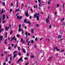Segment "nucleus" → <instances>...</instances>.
Returning a JSON list of instances; mask_svg holds the SVG:
<instances>
[{"label": "nucleus", "mask_w": 65, "mask_h": 65, "mask_svg": "<svg viewBox=\"0 0 65 65\" xmlns=\"http://www.w3.org/2000/svg\"><path fill=\"white\" fill-rule=\"evenodd\" d=\"M30 57L31 58H34V56H30Z\"/></svg>", "instance_id": "cd10ccee"}, {"label": "nucleus", "mask_w": 65, "mask_h": 65, "mask_svg": "<svg viewBox=\"0 0 65 65\" xmlns=\"http://www.w3.org/2000/svg\"><path fill=\"white\" fill-rule=\"evenodd\" d=\"M6 16L7 18V19H8L9 18V17H8V16L7 15H6Z\"/></svg>", "instance_id": "de8ad7c7"}, {"label": "nucleus", "mask_w": 65, "mask_h": 65, "mask_svg": "<svg viewBox=\"0 0 65 65\" xmlns=\"http://www.w3.org/2000/svg\"><path fill=\"white\" fill-rule=\"evenodd\" d=\"M21 31L22 34H24V31L23 30H22Z\"/></svg>", "instance_id": "c756f323"}, {"label": "nucleus", "mask_w": 65, "mask_h": 65, "mask_svg": "<svg viewBox=\"0 0 65 65\" xmlns=\"http://www.w3.org/2000/svg\"><path fill=\"white\" fill-rule=\"evenodd\" d=\"M59 4H57L56 6V7L57 8H58L59 7Z\"/></svg>", "instance_id": "7c9ffc66"}, {"label": "nucleus", "mask_w": 65, "mask_h": 65, "mask_svg": "<svg viewBox=\"0 0 65 65\" xmlns=\"http://www.w3.org/2000/svg\"><path fill=\"white\" fill-rule=\"evenodd\" d=\"M24 22H25V23H27V19L24 20Z\"/></svg>", "instance_id": "393cba45"}, {"label": "nucleus", "mask_w": 65, "mask_h": 65, "mask_svg": "<svg viewBox=\"0 0 65 65\" xmlns=\"http://www.w3.org/2000/svg\"><path fill=\"white\" fill-rule=\"evenodd\" d=\"M20 61H21L19 59L18 61L17 62L18 63H19V62H20Z\"/></svg>", "instance_id": "052dcab7"}, {"label": "nucleus", "mask_w": 65, "mask_h": 65, "mask_svg": "<svg viewBox=\"0 0 65 65\" xmlns=\"http://www.w3.org/2000/svg\"><path fill=\"white\" fill-rule=\"evenodd\" d=\"M3 30H4V29L3 28L0 31V33H1V32H3Z\"/></svg>", "instance_id": "f3484780"}, {"label": "nucleus", "mask_w": 65, "mask_h": 65, "mask_svg": "<svg viewBox=\"0 0 65 65\" xmlns=\"http://www.w3.org/2000/svg\"><path fill=\"white\" fill-rule=\"evenodd\" d=\"M15 53H16V51H14V53L13 54V55H14L15 54Z\"/></svg>", "instance_id": "58836bf2"}, {"label": "nucleus", "mask_w": 65, "mask_h": 65, "mask_svg": "<svg viewBox=\"0 0 65 65\" xmlns=\"http://www.w3.org/2000/svg\"><path fill=\"white\" fill-rule=\"evenodd\" d=\"M64 51V50L63 49L61 50V52H63Z\"/></svg>", "instance_id": "864d4df0"}, {"label": "nucleus", "mask_w": 65, "mask_h": 65, "mask_svg": "<svg viewBox=\"0 0 65 65\" xmlns=\"http://www.w3.org/2000/svg\"><path fill=\"white\" fill-rule=\"evenodd\" d=\"M4 52L5 53V54H7V52L4 51Z\"/></svg>", "instance_id": "09e8293b"}, {"label": "nucleus", "mask_w": 65, "mask_h": 65, "mask_svg": "<svg viewBox=\"0 0 65 65\" xmlns=\"http://www.w3.org/2000/svg\"><path fill=\"white\" fill-rule=\"evenodd\" d=\"M53 59V57L51 56L50 58H49L48 59V61L50 62H52V59Z\"/></svg>", "instance_id": "f03ea898"}, {"label": "nucleus", "mask_w": 65, "mask_h": 65, "mask_svg": "<svg viewBox=\"0 0 65 65\" xmlns=\"http://www.w3.org/2000/svg\"><path fill=\"white\" fill-rule=\"evenodd\" d=\"M18 50L19 51H20V47H18Z\"/></svg>", "instance_id": "a18cd8bd"}, {"label": "nucleus", "mask_w": 65, "mask_h": 65, "mask_svg": "<svg viewBox=\"0 0 65 65\" xmlns=\"http://www.w3.org/2000/svg\"><path fill=\"white\" fill-rule=\"evenodd\" d=\"M5 61L6 62H7V61H8V59L7 57V58H6V60H5Z\"/></svg>", "instance_id": "5701e85b"}, {"label": "nucleus", "mask_w": 65, "mask_h": 65, "mask_svg": "<svg viewBox=\"0 0 65 65\" xmlns=\"http://www.w3.org/2000/svg\"><path fill=\"white\" fill-rule=\"evenodd\" d=\"M3 9H2V10L1 11V13H3Z\"/></svg>", "instance_id": "a211bd4d"}, {"label": "nucleus", "mask_w": 65, "mask_h": 65, "mask_svg": "<svg viewBox=\"0 0 65 65\" xmlns=\"http://www.w3.org/2000/svg\"><path fill=\"white\" fill-rule=\"evenodd\" d=\"M14 40H15L16 41H17V39H16V38H14Z\"/></svg>", "instance_id": "69168bd1"}, {"label": "nucleus", "mask_w": 65, "mask_h": 65, "mask_svg": "<svg viewBox=\"0 0 65 65\" xmlns=\"http://www.w3.org/2000/svg\"><path fill=\"white\" fill-rule=\"evenodd\" d=\"M19 3H18V2H17V7H18V4Z\"/></svg>", "instance_id": "a878e982"}, {"label": "nucleus", "mask_w": 65, "mask_h": 65, "mask_svg": "<svg viewBox=\"0 0 65 65\" xmlns=\"http://www.w3.org/2000/svg\"><path fill=\"white\" fill-rule=\"evenodd\" d=\"M21 41L22 43H24L25 42V41L23 40V38L21 39Z\"/></svg>", "instance_id": "20e7f679"}, {"label": "nucleus", "mask_w": 65, "mask_h": 65, "mask_svg": "<svg viewBox=\"0 0 65 65\" xmlns=\"http://www.w3.org/2000/svg\"><path fill=\"white\" fill-rule=\"evenodd\" d=\"M5 22V20L3 21L2 22L3 24H4Z\"/></svg>", "instance_id": "79ce46f5"}, {"label": "nucleus", "mask_w": 65, "mask_h": 65, "mask_svg": "<svg viewBox=\"0 0 65 65\" xmlns=\"http://www.w3.org/2000/svg\"><path fill=\"white\" fill-rule=\"evenodd\" d=\"M22 57H21L20 58V59H19L20 60V61H21L22 60Z\"/></svg>", "instance_id": "13d9d810"}, {"label": "nucleus", "mask_w": 65, "mask_h": 65, "mask_svg": "<svg viewBox=\"0 0 65 65\" xmlns=\"http://www.w3.org/2000/svg\"><path fill=\"white\" fill-rule=\"evenodd\" d=\"M17 11H18V9H16L15 10V12H17Z\"/></svg>", "instance_id": "603ef678"}, {"label": "nucleus", "mask_w": 65, "mask_h": 65, "mask_svg": "<svg viewBox=\"0 0 65 65\" xmlns=\"http://www.w3.org/2000/svg\"><path fill=\"white\" fill-rule=\"evenodd\" d=\"M22 30V29L21 28H19V29L18 30L19 32H21V31Z\"/></svg>", "instance_id": "f8f14e48"}, {"label": "nucleus", "mask_w": 65, "mask_h": 65, "mask_svg": "<svg viewBox=\"0 0 65 65\" xmlns=\"http://www.w3.org/2000/svg\"><path fill=\"white\" fill-rule=\"evenodd\" d=\"M11 6H13V4H12V3H11Z\"/></svg>", "instance_id": "774afa93"}, {"label": "nucleus", "mask_w": 65, "mask_h": 65, "mask_svg": "<svg viewBox=\"0 0 65 65\" xmlns=\"http://www.w3.org/2000/svg\"><path fill=\"white\" fill-rule=\"evenodd\" d=\"M18 55L19 56H20L21 55V54L20 53H19V54H18Z\"/></svg>", "instance_id": "4c0bfd02"}, {"label": "nucleus", "mask_w": 65, "mask_h": 65, "mask_svg": "<svg viewBox=\"0 0 65 65\" xmlns=\"http://www.w3.org/2000/svg\"><path fill=\"white\" fill-rule=\"evenodd\" d=\"M31 42L32 43H34V41L32 40H31Z\"/></svg>", "instance_id": "473e14b6"}, {"label": "nucleus", "mask_w": 65, "mask_h": 65, "mask_svg": "<svg viewBox=\"0 0 65 65\" xmlns=\"http://www.w3.org/2000/svg\"><path fill=\"white\" fill-rule=\"evenodd\" d=\"M32 38H35V36H32Z\"/></svg>", "instance_id": "338daca9"}, {"label": "nucleus", "mask_w": 65, "mask_h": 65, "mask_svg": "<svg viewBox=\"0 0 65 65\" xmlns=\"http://www.w3.org/2000/svg\"><path fill=\"white\" fill-rule=\"evenodd\" d=\"M17 47V45H16L14 46V48H15L16 47Z\"/></svg>", "instance_id": "2f4dec72"}, {"label": "nucleus", "mask_w": 65, "mask_h": 65, "mask_svg": "<svg viewBox=\"0 0 65 65\" xmlns=\"http://www.w3.org/2000/svg\"><path fill=\"white\" fill-rule=\"evenodd\" d=\"M7 39H6V40L5 41V44H7Z\"/></svg>", "instance_id": "4468645a"}, {"label": "nucleus", "mask_w": 65, "mask_h": 65, "mask_svg": "<svg viewBox=\"0 0 65 65\" xmlns=\"http://www.w3.org/2000/svg\"><path fill=\"white\" fill-rule=\"evenodd\" d=\"M9 29V27H8V28H7V26H6L5 27V29L6 30H7V31Z\"/></svg>", "instance_id": "0eeeda50"}, {"label": "nucleus", "mask_w": 65, "mask_h": 65, "mask_svg": "<svg viewBox=\"0 0 65 65\" xmlns=\"http://www.w3.org/2000/svg\"><path fill=\"white\" fill-rule=\"evenodd\" d=\"M3 65H6V62H4L3 63Z\"/></svg>", "instance_id": "6e6d98bb"}, {"label": "nucleus", "mask_w": 65, "mask_h": 65, "mask_svg": "<svg viewBox=\"0 0 65 65\" xmlns=\"http://www.w3.org/2000/svg\"><path fill=\"white\" fill-rule=\"evenodd\" d=\"M25 14L26 16H27V17H29V14H28V11L25 12Z\"/></svg>", "instance_id": "7ed1b4c3"}, {"label": "nucleus", "mask_w": 65, "mask_h": 65, "mask_svg": "<svg viewBox=\"0 0 65 65\" xmlns=\"http://www.w3.org/2000/svg\"><path fill=\"white\" fill-rule=\"evenodd\" d=\"M49 1H48V4H50V2L51 1V0H49Z\"/></svg>", "instance_id": "aec40b11"}, {"label": "nucleus", "mask_w": 65, "mask_h": 65, "mask_svg": "<svg viewBox=\"0 0 65 65\" xmlns=\"http://www.w3.org/2000/svg\"><path fill=\"white\" fill-rule=\"evenodd\" d=\"M31 12H33V10H32V9H31Z\"/></svg>", "instance_id": "4d7b16f0"}, {"label": "nucleus", "mask_w": 65, "mask_h": 65, "mask_svg": "<svg viewBox=\"0 0 65 65\" xmlns=\"http://www.w3.org/2000/svg\"><path fill=\"white\" fill-rule=\"evenodd\" d=\"M51 28H52V25H50L49 26V28L50 29H51Z\"/></svg>", "instance_id": "e433bc0d"}, {"label": "nucleus", "mask_w": 65, "mask_h": 65, "mask_svg": "<svg viewBox=\"0 0 65 65\" xmlns=\"http://www.w3.org/2000/svg\"><path fill=\"white\" fill-rule=\"evenodd\" d=\"M65 4V3H63V5H62V8H64V4Z\"/></svg>", "instance_id": "72a5a7b5"}, {"label": "nucleus", "mask_w": 65, "mask_h": 65, "mask_svg": "<svg viewBox=\"0 0 65 65\" xmlns=\"http://www.w3.org/2000/svg\"><path fill=\"white\" fill-rule=\"evenodd\" d=\"M23 18V16H20V17L19 18V20H21V19H22V18Z\"/></svg>", "instance_id": "6ab92c4d"}, {"label": "nucleus", "mask_w": 65, "mask_h": 65, "mask_svg": "<svg viewBox=\"0 0 65 65\" xmlns=\"http://www.w3.org/2000/svg\"><path fill=\"white\" fill-rule=\"evenodd\" d=\"M17 19H20V16H17Z\"/></svg>", "instance_id": "37998d69"}, {"label": "nucleus", "mask_w": 65, "mask_h": 65, "mask_svg": "<svg viewBox=\"0 0 65 65\" xmlns=\"http://www.w3.org/2000/svg\"><path fill=\"white\" fill-rule=\"evenodd\" d=\"M35 41H37V38H36L35 39Z\"/></svg>", "instance_id": "5fc2aeb1"}, {"label": "nucleus", "mask_w": 65, "mask_h": 65, "mask_svg": "<svg viewBox=\"0 0 65 65\" xmlns=\"http://www.w3.org/2000/svg\"><path fill=\"white\" fill-rule=\"evenodd\" d=\"M9 64H11V61H9Z\"/></svg>", "instance_id": "680f3d73"}, {"label": "nucleus", "mask_w": 65, "mask_h": 65, "mask_svg": "<svg viewBox=\"0 0 65 65\" xmlns=\"http://www.w3.org/2000/svg\"><path fill=\"white\" fill-rule=\"evenodd\" d=\"M12 32H13V31H11L10 32V35L11 34H12Z\"/></svg>", "instance_id": "4be33fe9"}, {"label": "nucleus", "mask_w": 65, "mask_h": 65, "mask_svg": "<svg viewBox=\"0 0 65 65\" xmlns=\"http://www.w3.org/2000/svg\"><path fill=\"white\" fill-rule=\"evenodd\" d=\"M37 21H39V17L38 16L37 17Z\"/></svg>", "instance_id": "dca6fc26"}, {"label": "nucleus", "mask_w": 65, "mask_h": 65, "mask_svg": "<svg viewBox=\"0 0 65 65\" xmlns=\"http://www.w3.org/2000/svg\"><path fill=\"white\" fill-rule=\"evenodd\" d=\"M7 33L6 32V33L5 35H6V37H7Z\"/></svg>", "instance_id": "c9c22d12"}, {"label": "nucleus", "mask_w": 65, "mask_h": 65, "mask_svg": "<svg viewBox=\"0 0 65 65\" xmlns=\"http://www.w3.org/2000/svg\"><path fill=\"white\" fill-rule=\"evenodd\" d=\"M24 28H25V29H27V27H26V26H24Z\"/></svg>", "instance_id": "0e129e2a"}, {"label": "nucleus", "mask_w": 65, "mask_h": 65, "mask_svg": "<svg viewBox=\"0 0 65 65\" xmlns=\"http://www.w3.org/2000/svg\"><path fill=\"white\" fill-rule=\"evenodd\" d=\"M37 14H36V13H35L34 15V17L35 18H36V17H37Z\"/></svg>", "instance_id": "ddd939ff"}, {"label": "nucleus", "mask_w": 65, "mask_h": 65, "mask_svg": "<svg viewBox=\"0 0 65 65\" xmlns=\"http://www.w3.org/2000/svg\"><path fill=\"white\" fill-rule=\"evenodd\" d=\"M29 53H27L26 54V56L28 57L29 56Z\"/></svg>", "instance_id": "f704fd0d"}, {"label": "nucleus", "mask_w": 65, "mask_h": 65, "mask_svg": "<svg viewBox=\"0 0 65 65\" xmlns=\"http://www.w3.org/2000/svg\"><path fill=\"white\" fill-rule=\"evenodd\" d=\"M25 35H28V32H25Z\"/></svg>", "instance_id": "c03bdc74"}, {"label": "nucleus", "mask_w": 65, "mask_h": 65, "mask_svg": "<svg viewBox=\"0 0 65 65\" xmlns=\"http://www.w3.org/2000/svg\"><path fill=\"white\" fill-rule=\"evenodd\" d=\"M50 8V7L49 6H48L47 7V9H49Z\"/></svg>", "instance_id": "49530a36"}, {"label": "nucleus", "mask_w": 65, "mask_h": 65, "mask_svg": "<svg viewBox=\"0 0 65 65\" xmlns=\"http://www.w3.org/2000/svg\"><path fill=\"white\" fill-rule=\"evenodd\" d=\"M24 59L25 60H27L28 59V58H26V57H25L24 58Z\"/></svg>", "instance_id": "8fccbe9b"}, {"label": "nucleus", "mask_w": 65, "mask_h": 65, "mask_svg": "<svg viewBox=\"0 0 65 65\" xmlns=\"http://www.w3.org/2000/svg\"><path fill=\"white\" fill-rule=\"evenodd\" d=\"M11 11H12V10L11 9H10V10L9 13H11Z\"/></svg>", "instance_id": "412c9836"}, {"label": "nucleus", "mask_w": 65, "mask_h": 65, "mask_svg": "<svg viewBox=\"0 0 65 65\" xmlns=\"http://www.w3.org/2000/svg\"><path fill=\"white\" fill-rule=\"evenodd\" d=\"M3 36H0V40L2 41V39H3Z\"/></svg>", "instance_id": "423d86ee"}, {"label": "nucleus", "mask_w": 65, "mask_h": 65, "mask_svg": "<svg viewBox=\"0 0 65 65\" xmlns=\"http://www.w3.org/2000/svg\"><path fill=\"white\" fill-rule=\"evenodd\" d=\"M5 15L4 14H3V18L2 20H4V19H5Z\"/></svg>", "instance_id": "39448f33"}, {"label": "nucleus", "mask_w": 65, "mask_h": 65, "mask_svg": "<svg viewBox=\"0 0 65 65\" xmlns=\"http://www.w3.org/2000/svg\"><path fill=\"white\" fill-rule=\"evenodd\" d=\"M22 50H23V53H26V51H25V49L23 48Z\"/></svg>", "instance_id": "9d476101"}, {"label": "nucleus", "mask_w": 65, "mask_h": 65, "mask_svg": "<svg viewBox=\"0 0 65 65\" xmlns=\"http://www.w3.org/2000/svg\"><path fill=\"white\" fill-rule=\"evenodd\" d=\"M55 49H56L57 51H60V49H58L57 47H55L54 50H55Z\"/></svg>", "instance_id": "6e6552de"}, {"label": "nucleus", "mask_w": 65, "mask_h": 65, "mask_svg": "<svg viewBox=\"0 0 65 65\" xmlns=\"http://www.w3.org/2000/svg\"><path fill=\"white\" fill-rule=\"evenodd\" d=\"M21 24H20L19 25V28H21Z\"/></svg>", "instance_id": "bf43d9fd"}, {"label": "nucleus", "mask_w": 65, "mask_h": 65, "mask_svg": "<svg viewBox=\"0 0 65 65\" xmlns=\"http://www.w3.org/2000/svg\"><path fill=\"white\" fill-rule=\"evenodd\" d=\"M17 36L18 37V38H19V36L18 35H17Z\"/></svg>", "instance_id": "ea45409f"}, {"label": "nucleus", "mask_w": 65, "mask_h": 65, "mask_svg": "<svg viewBox=\"0 0 65 65\" xmlns=\"http://www.w3.org/2000/svg\"><path fill=\"white\" fill-rule=\"evenodd\" d=\"M28 64H29V62H28L27 63H26L25 64V65H28Z\"/></svg>", "instance_id": "e2e57ef3"}, {"label": "nucleus", "mask_w": 65, "mask_h": 65, "mask_svg": "<svg viewBox=\"0 0 65 65\" xmlns=\"http://www.w3.org/2000/svg\"><path fill=\"white\" fill-rule=\"evenodd\" d=\"M2 4L3 6H5V2H3V3Z\"/></svg>", "instance_id": "2eb2a0df"}, {"label": "nucleus", "mask_w": 65, "mask_h": 65, "mask_svg": "<svg viewBox=\"0 0 65 65\" xmlns=\"http://www.w3.org/2000/svg\"><path fill=\"white\" fill-rule=\"evenodd\" d=\"M46 22L47 23H48L49 22V21H50V16H48L47 18L46 19Z\"/></svg>", "instance_id": "f257e3e1"}, {"label": "nucleus", "mask_w": 65, "mask_h": 65, "mask_svg": "<svg viewBox=\"0 0 65 65\" xmlns=\"http://www.w3.org/2000/svg\"><path fill=\"white\" fill-rule=\"evenodd\" d=\"M27 24H28V23L29 24H30V22H29V21H27Z\"/></svg>", "instance_id": "a19ab883"}, {"label": "nucleus", "mask_w": 65, "mask_h": 65, "mask_svg": "<svg viewBox=\"0 0 65 65\" xmlns=\"http://www.w3.org/2000/svg\"><path fill=\"white\" fill-rule=\"evenodd\" d=\"M61 36L60 35L58 36V38H61Z\"/></svg>", "instance_id": "bb28decb"}, {"label": "nucleus", "mask_w": 65, "mask_h": 65, "mask_svg": "<svg viewBox=\"0 0 65 65\" xmlns=\"http://www.w3.org/2000/svg\"><path fill=\"white\" fill-rule=\"evenodd\" d=\"M41 3H39V7H40V6H41Z\"/></svg>", "instance_id": "c85d7f7f"}, {"label": "nucleus", "mask_w": 65, "mask_h": 65, "mask_svg": "<svg viewBox=\"0 0 65 65\" xmlns=\"http://www.w3.org/2000/svg\"><path fill=\"white\" fill-rule=\"evenodd\" d=\"M38 1L39 3H41V1L40 0H38Z\"/></svg>", "instance_id": "3c124183"}, {"label": "nucleus", "mask_w": 65, "mask_h": 65, "mask_svg": "<svg viewBox=\"0 0 65 65\" xmlns=\"http://www.w3.org/2000/svg\"><path fill=\"white\" fill-rule=\"evenodd\" d=\"M15 36H14L13 37H12L11 38V40H14V39L15 38Z\"/></svg>", "instance_id": "9b49d317"}, {"label": "nucleus", "mask_w": 65, "mask_h": 65, "mask_svg": "<svg viewBox=\"0 0 65 65\" xmlns=\"http://www.w3.org/2000/svg\"><path fill=\"white\" fill-rule=\"evenodd\" d=\"M17 54H14V55L13 56V59H14V58H15V57H17Z\"/></svg>", "instance_id": "1a4fd4ad"}, {"label": "nucleus", "mask_w": 65, "mask_h": 65, "mask_svg": "<svg viewBox=\"0 0 65 65\" xmlns=\"http://www.w3.org/2000/svg\"><path fill=\"white\" fill-rule=\"evenodd\" d=\"M31 33H34V32L33 31V29H31Z\"/></svg>", "instance_id": "b1692460"}]
</instances>
